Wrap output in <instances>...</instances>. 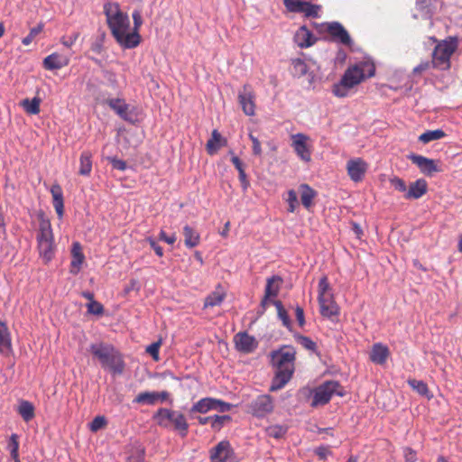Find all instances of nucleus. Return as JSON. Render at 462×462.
I'll return each instance as SVG.
<instances>
[{"mask_svg": "<svg viewBox=\"0 0 462 462\" xmlns=\"http://www.w3.org/2000/svg\"><path fill=\"white\" fill-rule=\"evenodd\" d=\"M104 14L107 25L116 42L125 49H134L141 42V36L136 32H130V20L127 14L120 9L116 2L104 5Z\"/></svg>", "mask_w": 462, "mask_h": 462, "instance_id": "f257e3e1", "label": "nucleus"}, {"mask_svg": "<svg viewBox=\"0 0 462 462\" xmlns=\"http://www.w3.org/2000/svg\"><path fill=\"white\" fill-rule=\"evenodd\" d=\"M296 351L293 347L284 346L272 353V363L275 367L274 376L270 386L271 392L283 388L294 373Z\"/></svg>", "mask_w": 462, "mask_h": 462, "instance_id": "f03ea898", "label": "nucleus"}, {"mask_svg": "<svg viewBox=\"0 0 462 462\" xmlns=\"http://www.w3.org/2000/svg\"><path fill=\"white\" fill-rule=\"evenodd\" d=\"M39 231L36 236L37 247L40 257L45 263H50L55 255L56 245L54 243V236L51 224L45 214L41 211L38 213Z\"/></svg>", "mask_w": 462, "mask_h": 462, "instance_id": "7ed1b4c3", "label": "nucleus"}, {"mask_svg": "<svg viewBox=\"0 0 462 462\" xmlns=\"http://www.w3.org/2000/svg\"><path fill=\"white\" fill-rule=\"evenodd\" d=\"M90 352L99 360L103 368L109 369L115 374H121L124 372L125 362L119 352L112 345L92 344Z\"/></svg>", "mask_w": 462, "mask_h": 462, "instance_id": "20e7f679", "label": "nucleus"}, {"mask_svg": "<svg viewBox=\"0 0 462 462\" xmlns=\"http://www.w3.org/2000/svg\"><path fill=\"white\" fill-rule=\"evenodd\" d=\"M155 423L164 429H171L177 431L182 438L186 437L189 431V423L183 413L179 411L160 408L152 415Z\"/></svg>", "mask_w": 462, "mask_h": 462, "instance_id": "39448f33", "label": "nucleus"}, {"mask_svg": "<svg viewBox=\"0 0 462 462\" xmlns=\"http://www.w3.org/2000/svg\"><path fill=\"white\" fill-rule=\"evenodd\" d=\"M374 76V68H372L365 75L363 68L359 65L349 67L343 74L340 81L332 87V93L337 97H345L348 95L349 89L360 84L365 78Z\"/></svg>", "mask_w": 462, "mask_h": 462, "instance_id": "423d86ee", "label": "nucleus"}, {"mask_svg": "<svg viewBox=\"0 0 462 462\" xmlns=\"http://www.w3.org/2000/svg\"><path fill=\"white\" fill-rule=\"evenodd\" d=\"M457 38L448 37L439 42L434 48L432 52V67L446 70L450 68V58L457 47Z\"/></svg>", "mask_w": 462, "mask_h": 462, "instance_id": "0eeeda50", "label": "nucleus"}, {"mask_svg": "<svg viewBox=\"0 0 462 462\" xmlns=\"http://www.w3.org/2000/svg\"><path fill=\"white\" fill-rule=\"evenodd\" d=\"M334 394L341 397L344 396L345 391L343 387L337 381H326L314 389L311 407L327 404Z\"/></svg>", "mask_w": 462, "mask_h": 462, "instance_id": "6e6552de", "label": "nucleus"}, {"mask_svg": "<svg viewBox=\"0 0 462 462\" xmlns=\"http://www.w3.org/2000/svg\"><path fill=\"white\" fill-rule=\"evenodd\" d=\"M108 106L124 121L132 125L139 121L138 109L131 106L122 98H109L106 101Z\"/></svg>", "mask_w": 462, "mask_h": 462, "instance_id": "1a4fd4ad", "label": "nucleus"}, {"mask_svg": "<svg viewBox=\"0 0 462 462\" xmlns=\"http://www.w3.org/2000/svg\"><path fill=\"white\" fill-rule=\"evenodd\" d=\"M210 462H238L228 440H221L209 450Z\"/></svg>", "mask_w": 462, "mask_h": 462, "instance_id": "9d476101", "label": "nucleus"}, {"mask_svg": "<svg viewBox=\"0 0 462 462\" xmlns=\"http://www.w3.org/2000/svg\"><path fill=\"white\" fill-rule=\"evenodd\" d=\"M273 399L269 394H262L254 399L249 406V412L256 418H263L273 412Z\"/></svg>", "mask_w": 462, "mask_h": 462, "instance_id": "9b49d317", "label": "nucleus"}, {"mask_svg": "<svg viewBox=\"0 0 462 462\" xmlns=\"http://www.w3.org/2000/svg\"><path fill=\"white\" fill-rule=\"evenodd\" d=\"M326 32L330 35L331 40L342 45L351 47L353 40L346 28L338 22L325 23Z\"/></svg>", "mask_w": 462, "mask_h": 462, "instance_id": "f8f14e48", "label": "nucleus"}, {"mask_svg": "<svg viewBox=\"0 0 462 462\" xmlns=\"http://www.w3.org/2000/svg\"><path fill=\"white\" fill-rule=\"evenodd\" d=\"M255 96L250 85H244L238 92V102L243 112L246 116H254L255 113Z\"/></svg>", "mask_w": 462, "mask_h": 462, "instance_id": "ddd939ff", "label": "nucleus"}, {"mask_svg": "<svg viewBox=\"0 0 462 462\" xmlns=\"http://www.w3.org/2000/svg\"><path fill=\"white\" fill-rule=\"evenodd\" d=\"M407 158L415 164L424 175L432 176L434 172L440 171L436 162L432 159L415 153L409 154Z\"/></svg>", "mask_w": 462, "mask_h": 462, "instance_id": "4468645a", "label": "nucleus"}, {"mask_svg": "<svg viewBox=\"0 0 462 462\" xmlns=\"http://www.w3.org/2000/svg\"><path fill=\"white\" fill-rule=\"evenodd\" d=\"M346 170L350 179L355 182H359L364 179L368 170V164L361 158H355L347 162Z\"/></svg>", "mask_w": 462, "mask_h": 462, "instance_id": "2eb2a0df", "label": "nucleus"}, {"mask_svg": "<svg viewBox=\"0 0 462 462\" xmlns=\"http://www.w3.org/2000/svg\"><path fill=\"white\" fill-rule=\"evenodd\" d=\"M309 137L304 134H296L291 135L292 143L296 154L304 162L310 161V150L306 142Z\"/></svg>", "mask_w": 462, "mask_h": 462, "instance_id": "dca6fc26", "label": "nucleus"}, {"mask_svg": "<svg viewBox=\"0 0 462 462\" xmlns=\"http://www.w3.org/2000/svg\"><path fill=\"white\" fill-rule=\"evenodd\" d=\"M236 348L243 353H251L257 347V341L254 337L247 332H239L234 337Z\"/></svg>", "mask_w": 462, "mask_h": 462, "instance_id": "f3484780", "label": "nucleus"}, {"mask_svg": "<svg viewBox=\"0 0 462 462\" xmlns=\"http://www.w3.org/2000/svg\"><path fill=\"white\" fill-rule=\"evenodd\" d=\"M428 184L424 179H419L410 184L407 192L404 194L406 199H418L426 194Z\"/></svg>", "mask_w": 462, "mask_h": 462, "instance_id": "a211bd4d", "label": "nucleus"}, {"mask_svg": "<svg viewBox=\"0 0 462 462\" xmlns=\"http://www.w3.org/2000/svg\"><path fill=\"white\" fill-rule=\"evenodd\" d=\"M320 314L326 318H332L333 316L338 315V307L334 301L332 295L325 296V298L318 299Z\"/></svg>", "mask_w": 462, "mask_h": 462, "instance_id": "6ab92c4d", "label": "nucleus"}, {"mask_svg": "<svg viewBox=\"0 0 462 462\" xmlns=\"http://www.w3.org/2000/svg\"><path fill=\"white\" fill-rule=\"evenodd\" d=\"M390 355L389 348L382 343L373 346L370 352V360L376 365H383Z\"/></svg>", "mask_w": 462, "mask_h": 462, "instance_id": "aec40b11", "label": "nucleus"}, {"mask_svg": "<svg viewBox=\"0 0 462 462\" xmlns=\"http://www.w3.org/2000/svg\"><path fill=\"white\" fill-rule=\"evenodd\" d=\"M69 63V60L58 53H52L43 60V67L49 70L60 69Z\"/></svg>", "mask_w": 462, "mask_h": 462, "instance_id": "412c9836", "label": "nucleus"}, {"mask_svg": "<svg viewBox=\"0 0 462 462\" xmlns=\"http://www.w3.org/2000/svg\"><path fill=\"white\" fill-rule=\"evenodd\" d=\"M295 42L300 48H307L313 45L316 42L313 34L306 26H301L294 36Z\"/></svg>", "mask_w": 462, "mask_h": 462, "instance_id": "4be33fe9", "label": "nucleus"}, {"mask_svg": "<svg viewBox=\"0 0 462 462\" xmlns=\"http://www.w3.org/2000/svg\"><path fill=\"white\" fill-rule=\"evenodd\" d=\"M51 193L53 199V207L59 218H62L64 214L63 193L59 184H53L51 188Z\"/></svg>", "mask_w": 462, "mask_h": 462, "instance_id": "5701e85b", "label": "nucleus"}, {"mask_svg": "<svg viewBox=\"0 0 462 462\" xmlns=\"http://www.w3.org/2000/svg\"><path fill=\"white\" fill-rule=\"evenodd\" d=\"M72 260L70 263V273L73 274H77L79 270L80 266L84 261V254L81 252V245L79 242H74L72 245Z\"/></svg>", "mask_w": 462, "mask_h": 462, "instance_id": "b1692460", "label": "nucleus"}, {"mask_svg": "<svg viewBox=\"0 0 462 462\" xmlns=\"http://www.w3.org/2000/svg\"><path fill=\"white\" fill-rule=\"evenodd\" d=\"M226 144V140L224 139L217 130H213L211 138L208 141L206 148L208 154L213 155L217 151Z\"/></svg>", "mask_w": 462, "mask_h": 462, "instance_id": "393cba45", "label": "nucleus"}, {"mask_svg": "<svg viewBox=\"0 0 462 462\" xmlns=\"http://www.w3.org/2000/svg\"><path fill=\"white\" fill-rule=\"evenodd\" d=\"M299 190L303 207L306 209H310L313 204L314 198L317 196V192L308 184H300Z\"/></svg>", "mask_w": 462, "mask_h": 462, "instance_id": "a878e982", "label": "nucleus"}, {"mask_svg": "<svg viewBox=\"0 0 462 462\" xmlns=\"http://www.w3.org/2000/svg\"><path fill=\"white\" fill-rule=\"evenodd\" d=\"M12 350L11 336L5 322L0 321V352L8 354Z\"/></svg>", "mask_w": 462, "mask_h": 462, "instance_id": "bb28decb", "label": "nucleus"}, {"mask_svg": "<svg viewBox=\"0 0 462 462\" xmlns=\"http://www.w3.org/2000/svg\"><path fill=\"white\" fill-rule=\"evenodd\" d=\"M282 279L279 275H273L266 281L264 294L266 298L276 297L279 293Z\"/></svg>", "mask_w": 462, "mask_h": 462, "instance_id": "cd10ccee", "label": "nucleus"}, {"mask_svg": "<svg viewBox=\"0 0 462 462\" xmlns=\"http://www.w3.org/2000/svg\"><path fill=\"white\" fill-rule=\"evenodd\" d=\"M209 411H214V398L205 397L200 399L191 406V408L189 409V413H207Z\"/></svg>", "mask_w": 462, "mask_h": 462, "instance_id": "c85d7f7f", "label": "nucleus"}, {"mask_svg": "<svg viewBox=\"0 0 462 462\" xmlns=\"http://www.w3.org/2000/svg\"><path fill=\"white\" fill-rule=\"evenodd\" d=\"M184 244L188 248L197 246L200 242L199 234L191 226L186 225L183 227Z\"/></svg>", "mask_w": 462, "mask_h": 462, "instance_id": "c756f323", "label": "nucleus"}, {"mask_svg": "<svg viewBox=\"0 0 462 462\" xmlns=\"http://www.w3.org/2000/svg\"><path fill=\"white\" fill-rule=\"evenodd\" d=\"M92 154L88 151H84L79 158V174L82 176H88L92 171Z\"/></svg>", "mask_w": 462, "mask_h": 462, "instance_id": "7c9ffc66", "label": "nucleus"}, {"mask_svg": "<svg viewBox=\"0 0 462 462\" xmlns=\"http://www.w3.org/2000/svg\"><path fill=\"white\" fill-rule=\"evenodd\" d=\"M17 411L24 421H30L34 418V406L28 401H21Z\"/></svg>", "mask_w": 462, "mask_h": 462, "instance_id": "2f4dec72", "label": "nucleus"}, {"mask_svg": "<svg viewBox=\"0 0 462 462\" xmlns=\"http://www.w3.org/2000/svg\"><path fill=\"white\" fill-rule=\"evenodd\" d=\"M446 136V134L441 129L428 130L421 134L418 140L422 143H429L432 141L439 140Z\"/></svg>", "mask_w": 462, "mask_h": 462, "instance_id": "473e14b6", "label": "nucleus"}, {"mask_svg": "<svg viewBox=\"0 0 462 462\" xmlns=\"http://www.w3.org/2000/svg\"><path fill=\"white\" fill-rule=\"evenodd\" d=\"M408 384L416 391L420 395L425 396L428 399H430L432 397L431 394H430V390L426 383H424L421 380H416V379H409Z\"/></svg>", "mask_w": 462, "mask_h": 462, "instance_id": "72a5a7b5", "label": "nucleus"}, {"mask_svg": "<svg viewBox=\"0 0 462 462\" xmlns=\"http://www.w3.org/2000/svg\"><path fill=\"white\" fill-rule=\"evenodd\" d=\"M277 310V315L278 318L282 320V325L287 328L288 329H291V319L287 313V310L284 309L282 301L280 300H272L271 301Z\"/></svg>", "mask_w": 462, "mask_h": 462, "instance_id": "f704fd0d", "label": "nucleus"}, {"mask_svg": "<svg viewBox=\"0 0 462 462\" xmlns=\"http://www.w3.org/2000/svg\"><path fill=\"white\" fill-rule=\"evenodd\" d=\"M40 104L41 99L37 97L32 99L25 98L21 103L23 109L30 115H37L40 113Z\"/></svg>", "mask_w": 462, "mask_h": 462, "instance_id": "c9c22d12", "label": "nucleus"}, {"mask_svg": "<svg viewBox=\"0 0 462 462\" xmlns=\"http://www.w3.org/2000/svg\"><path fill=\"white\" fill-rule=\"evenodd\" d=\"M288 427L284 425H271L265 429L266 435L268 437L280 439L287 433Z\"/></svg>", "mask_w": 462, "mask_h": 462, "instance_id": "e433bc0d", "label": "nucleus"}, {"mask_svg": "<svg viewBox=\"0 0 462 462\" xmlns=\"http://www.w3.org/2000/svg\"><path fill=\"white\" fill-rule=\"evenodd\" d=\"M225 296L226 294L223 291H215L211 292L205 299L204 307L208 308L220 305L223 302Z\"/></svg>", "mask_w": 462, "mask_h": 462, "instance_id": "4c0bfd02", "label": "nucleus"}, {"mask_svg": "<svg viewBox=\"0 0 462 462\" xmlns=\"http://www.w3.org/2000/svg\"><path fill=\"white\" fill-rule=\"evenodd\" d=\"M134 403L154 405L156 403L155 392H142L133 401Z\"/></svg>", "mask_w": 462, "mask_h": 462, "instance_id": "58836bf2", "label": "nucleus"}, {"mask_svg": "<svg viewBox=\"0 0 462 462\" xmlns=\"http://www.w3.org/2000/svg\"><path fill=\"white\" fill-rule=\"evenodd\" d=\"M292 64V74L294 77L300 78L307 74L308 66L301 59H295L291 62Z\"/></svg>", "mask_w": 462, "mask_h": 462, "instance_id": "ea45409f", "label": "nucleus"}, {"mask_svg": "<svg viewBox=\"0 0 462 462\" xmlns=\"http://www.w3.org/2000/svg\"><path fill=\"white\" fill-rule=\"evenodd\" d=\"M283 5L289 12L301 13L303 10L305 1L301 0H282Z\"/></svg>", "mask_w": 462, "mask_h": 462, "instance_id": "a19ab883", "label": "nucleus"}, {"mask_svg": "<svg viewBox=\"0 0 462 462\" xmlns=\"http://www.w3.org/2000/svg\"><path fill=\"white\" fill-rule=\"evenodd\" d=\"M294 337L296 341L300 344L304 348L314 351L317 347L316 343L309 337L302 336L300 334H295Z\"/></svg>", "mask_w": 462, "mask_h": 462, "instance_id": "79ce46f5", "label": "nucleus"}, {"mask_svg": "<svg viewBox=\"0 0 462 462\" xmlns=\"http://www.w3.org/2000/svg\"><path fill=\"white\" fill-rule=\"evenodd\" d=\"M230 420H231V416H229V415H214V416H212L211 428L216 431H219L222 429V427L224 426V424Z\"/></svg>", "mask_w": 462, "mask_h": 462, "instance_id": "37998d69", "label": "nucleus"}, {"mask_svg": "<svg viewBox=\"0 0 462 462\" xmlns=\"http://www.w3.org/2000/svg\"><path fill=\"white\" fill-rule=\"evenodd\" d=\"M286 201L289 204L288 211L293 213L299 206L298 196L295 190L290 189L287 192Z\"/></svg>", "mask_w": 462, "mask_h": 462, "instance_id": "c03bdc74", "label": "nucleus"}, {"mask_svg": "<svg viewBox=\"0 0 462 462\" xmlns=\"http://www.w3.org/2000/svg\"><path fill=\"white\" fill-rule=\"evenodd\" d=\"M86 307L88 309V314H92V315H96V316L103 315L104 310H105L104 306L97 300L88 302L86 304Z\"/></svg>", "mask_w": 462, "mask_h": 462, "instance_id": "a18cd8bd", "label": "nucleus"}, {"mask_svg": "<svg viewBox=\"0 0 462 462\" xmlns=\"http://www.w3.org/2000/svg\"><path fill=\"white\" fill-rule=\"evenodd\" d=\"M43 30V24L39 23L37 26L31 29L29 34L22 40L23 45L28 46L32 43L33 39Z\"/></svg>", "mask_w": 462, "mask_h": 462, "instance_id": "49530a36", "label": "nucleus"}, {"mask_svg": "<svg viewBox=\"0 0 462 462\" xmlns=\"http://www.w3.org/2000/svg\"><path fill=\"white\" fill-rule=\"evenodd\" d=\"M320 6L318 5H312L309 2L304 3L303 10L301 14H304L308 17H318Z\"/></svg>", "mask_w": 462, "mask_h": 462, "instance_id": "de8ad7c7", "label": "nucleus"}, {"mask_svg": "<svg viewBox=\"0 0 462 462\" xmlns=\"http://www.w3.org/2000/svg\"><path fill=\"white\" fill-rule=\"evenodd\" d=\"M107 421L105 416H97L89 424V430L92 432H97L106 425Z\"/></svg>", "mask_w": 462, "mask_h": 462, "instance_id": "09e8293b", "label": "nucleus"}, {"mask_svg": "<svg viewBox=\"0 0 462 462\" xmlns=\"http://www.w3.org/2000/svg\"><path fill=\"white\" fill-rule=\"evenodd\" d=\"M329 290V283L328 282V278L323 276L319 282V296L318 299L325 298V296L329 295L328 293Z\"/></svg>", "mask_w": 462, "mask_h": 462, "instance_id": "8fccbe9b", "label": "nucleus"}, {"mask_svg": "<svg viewBox=\"0 0 462 462\" xmlns=\"http://www.w3.org/2000/svg\"><path fill=\"white\" fill-rule=\"evenodd\" d=\"M232 407L233 405L231 403L214 398V411H217L218 412H226L229 411Z\"/></svg>", "mask_w": 462, "mask_h": 462, "instance_id": "3c124183", "label": "nucleus"}, {"mask_svg": "<svg viewBox=\"0 0 462 462\" xmlns=\"http://www.w3.org/2000/svg\"><path fill=\"white\" fill-rule=\"evenodd\" d=\"M133 20H134V30L132 32L139 33V29L141 25L143 24V18L141 12L139 10H134L133 14Z\"/></svg>", "mask_w": 462, "mask_h": 462, "instance_id": "603ef678", "label": "nucleus"}, {"mask_svg": "<svg viewBox=\"0 0 462 462\" xmlns=\"http://www.w3.org/2000/svg\"><path fill=\"white\" fill-rule=\"evenodd\" d=\"M391 181V184L394 187L395 189H397L398 191L400 192H404L406 193L407 192V186L404 182V180H402V179L398 178V177H394L393 179L390 180Z\"/></svg>", "mask_w": 462, "mask_h": 462, "instance_id": "864d4df0", "label": "nucleus"}, {"mask_svg": "<svg viewBox=\"0 0 462 462\" xmlns=\"http://www.w3.org/2000/svg\"><path fill=\"white\" fill-rule=\"evenodd\" d=\"M161 341L154 342L147 346L146 352L149 353L155 361L159 360V348Z\"/></svg>", "mask_w": 462, "mask_h": 462, "instance_id": "5fc2aeb1", "label": "nucleus"}, {"mask_svg": "<svg viewBox=\"0 0 462 462\" xmlns=\"http://www.w3.org/2000/svg\"><path fill=\"white\" fill-rule=\"evenodd\" d=\"M108 162L112 164L114 169L124 171L126 169V162L123 160L117 159L116 157H108Z\"/></svg>", "mask_w": 462, "mask_h": 462, "instance_id": "6e6d98bb", "label": "nucleus"}, {"mask_svg": "<svg viewBox=\"0 0 462 462\" xmlns=\"http://www.w3.org/2000/svg\"><path fill=\"white\" fill-rule=\"evenodd\" d=\"M150 246L154 250L155 254L159 256V257H162L163 255V249L162 246H160L156 241L154 240V238H152V236H148L146 237L145 239Z\"/></svg>", "mask_w": 462, "mask_h": 462, "instance_id": "4d7b16f0", "label": "nucleus"}, {"mask_svg": "<svg viewBox=\"0 0 462 462\" xmlns=\"http://www.w3.org/2000/svg\"><path fill=\"white\" fill-rule=\"evenodd\" d=\"M403 456L406 462H416L417 460V453L411 448H405L403 449Z\"/></svg>", "mask_w": 462, "mask_h": 462, "instance_id": "13d9d810", "label": "nucleus"}, {"mask_svg": "<svg viewBox=\"0 0 462 462\" xmlns=\"http://www.w3.org/2000/svg\"><path fill=\"white\" fill-rule=\"evenodd\" d=\"M249 138L253 143V153L254 155H261L262 154V148L260 141L257 137L254 136L253 134H249Z\"/></svg>", "mask_w": 462, "mask_h": 462, "instance_id": "bf43d9fd", "label": "nucleus"}, {"mask_svg": "<svg viewBox=\"0 0 462 462\" xmlns=\"http://www.w3.org/2000/svg\"><path fill=\"white\" fill-rule=\"evenodd\" d=\"M430 67H432L431 61H429V60L421 61L419 65H417L413 69V73L414 74H420V73L428 70Z\"/></svg>", "mask_w": 462, "mask_h": 462, "instance_id": "052dcab7", "label": "nucleus"}, {"mask_svg": "<svg viewBox=\"0 0 462 462\" xmlns=\"http://www.w3.org/2000/svg\"><path fill=\"white\" fill-rule=\"evenodd\" d=\"M295 316H296L297 321L299 323V326L300 328H302L305 325V316H304V310L301 307L296 306Z\"/></svg>", "mask_w": 462, "mask_h": 462, "instance_id": "680f3d73", "label": "nucleus"}, {"mask_svg": "<svg viewBox=\"0 0 462 462\" xmlns=\"http://www.w3.org/2000/svg\"><path fill=\"white\" fill-rule=\"evenodd\" d=\"M159 238L169 245H173L176 241V236L174 234L169 236L163 230H161Z\"/></svg>", "mask_w": 462, "mask_h": 462, "instance_id": "e2e57ef3", "label": "nucleus"}, {"mask_svg": "<svg viewBox=\"0 0 462 462\" xmlns=\"http://www.w3.org/2000/svg\"><path fill=\"white\" fill-rule=\"evenodd\" d=\"M78 37H79V33H73L72 35L68 37V39L62 38L61 42L63 45L69 48L75 43Z\"/></svg>", "mask_w": 462, "mask_h": 462, "instance_id": "0e129e2a", "label": "nucleus"}, {"mask_svg": "<svg viewBox=\"0 0 462 462\" xmlns=\"http://www.w3.org/2000/svg\"><path fill=\"white\" fill-rule=\"evenodd\" d=\"M238 174H239V180L241 182V185L243 187L244 189H246L249 186V181L247 180V176H246V173H245V169L238 171Z\"/></svg>", "mask_w": 462, "mask_h": 462, "instance_id": "69168bd1", "label": "nucleus"}, {"mask_svg": "<svg viewBox=\"0 0 462 462\" xmlns=\"http://www.w3.org/2000/svg\"><path fill=\"white\" fill-rule=\"evenodd\" d=\"M231 162L234 164L235 168L237 170V171H240L245 169L244 163L241 162V160L236 156L234 155L231 158Z\"/></svg>", "mask_w": 462, "mask_h": 462, "instance_id": "338daca9", "label": "nucleus"}, {"mask_svg": "<svg viewBox=\"0 0 462 462\" xmlns=\"http://www.w3.org/2000/svg\"><path fill=\"white\" fill-rule=\"evenodd\" d=\"M416 7L421 12L428 13L429 3L428 0H416Z\"/></svg>", "mask_w": 462, "mask_h": 462, "instance_id": "774afa93", "label": "nucleus"}]
</instances>
